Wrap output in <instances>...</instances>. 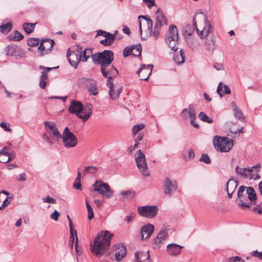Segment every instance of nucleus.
<instances>
[{
    "mask_svg": "<svg viewBox=\"0 0 262 262\" xmlns=\"http://www.w3.org/2000/svg\"><path fill=\"white\" fill-rule=\"evenodd\" d=\"M120 194L122 195L124 199L132 200L135 197L136 195V192L134 190H129L122 191Z\"/></svg>",
    "mask_w": 262,
    "mask_h": 262,
    "instance_id": "72a5a7b5",
    "label": "nucleus"
},
{
    "mask_svg": "<svg viewBox=\"0 0 262 262\" xmlns=\"http://www.w3.org/2000/svg\"><path fill=\"white\" fill-rule=\"evenodd\" d=\"M69 112L81 119L83 122L86 121L92 114V105L87 103L84 107L82 103L78 101L72 100L68 108Z\"/></svg>",
    "mask_w": 262,
    "mask_h": 262,
    "instance_id": "7ed1b4c3",
    "label": "nucleus"
},
{
    "mask_svg": "<svg viewBox=\"0 0 262 262\" xmlns=\"http://www.w3.org/2000/svg\"><path fill=\"white\" fill-rule=\"evenodd\" d=\"M246 187L241 186L238 188L237 191V196L236 199V203L239 207L242 209L249 208L252 205L247 198V194L245 192Z\"/></svg>",
    "mask_w": 262,
    "mask_h": 262,
    "instance_id": "1a4fd4ad",
    "label": "nucleus"
},
{
    "mask_svg": "<svg viewBox=\"0 0 262 262\" xmlns=\"http://www.w3.org/2000/svg\"><path fill=\"white\" fill-rule=\"evenodd\" d=\"M182 248H183V246L171 243L167 246L166 251L169 255L176 256L181 253Z\"/></svg>",
    "mask_w": 262,
    "mask_h": 262,
    "instance_id": "412c9836",
    "label": "nucleus"
},
{
    "mask_svg": "<svg viewBox=\"0 0 262 262\" xmlns=\"http://www.w3.org/2000/svg\"><path fill=\"white\" fill-rule=\"evenodd\" d=\"M163 184L164 193L168 196H171L178 188L177 182L175 181H171L168 177L164 179Z\"/></svg>",
    "mask_w": 262,
    "mask_h": 262,
    "instance_id": "ddd939ff",
    "label": "nucleus"
},
{
    "mask_svg": "<svg viewBox=\"0 0 262 262\" xmlns=\"http://www.w3.org/2000/svg\"><path fill=\"white\" fill-rule=\"evenodd\" d=\"M59 216L60 213L56 210H55L51 214L50 217L55 221H58Z\"/></svg>",
    "mask_w": 262,
    "mask_h": 262,
    "instance_id": "052dcab7",
    "label": "nucleus"
},
{
    "mask_svg": "<svg viewBox=\"0 0 262 262\" xmlns=\"http://www.w3.org/2000/svg\"><path fill=\"white\" fill-rule=\"evenodd\" d=\"M246 189L248 200L252 205L253 202H255L257 199L256 192L252 187H246Z\"/></svg>",
    "mask_w": 262,
    "mask_h": 262,
    "instance_id": "cd10ccee",
    "label": "nucleus"
},
{
    "mask_svg": "<svg viewBox=\"0 0 262 262\" xmlns=\"http://www.w3.org/2000/svg\"><path fill=\"white\" fill-rule=\"evenodd\" d=\"M42 201L43 203H48L51 204H56V201L55 199L51 198L49 195H47L42 198Z\"/></svg>",
    "mask_w": 262,
    "mask_h": 262,
    "instance_id": "5fc2aeb1",
    "label": "nucleus"
},
{
    "mask_svg": "<svg viewBox=\"0 0 262 262\" xmlns=\"http://www.w3.org/2000/svg\"><path fill=\"white\" fill-rule=\"evenodd\" d=\"M49 133L54 136L57 139H61V135L60 134L58 128L56 125L50 130H48Z\"/></svg>",
    "mask_w": 262,
    "mask_h": 262,
    "instance_id": "49530a36",
    "label": "nucleus"
},
{
    "mask_svg": "<svg viewBox=\"0 0 262 262\" xmlns=\"http://www.w3.org/2000/svg\"><path fill=\"white\" fill-rule=\"evenodd\" d=\"M113 60L114 53L111 50L97 52L92 56V61L94 64H100L101 67L111 64Z\"/></svg>",
    "mask_w": 262,
    "mask_h": 262,
    "instance_id": "20e7f679",
    "label": "nucleus"
},
{
    "mask_svg": "<svg viewBox=\"0 0 262 262\" xmlns=\"http://www.w3.org/2000/svg\"><path fill=\"white\" fill-rule=\"evenodd\" d=\"M187 113L189 115V117L191 120H195L196 119L195 111L193 108L191 107V105H189L188 108H184L182 111V113Z\"/></svg>",
    "mask_w": 262,
    "mask_h": 262,
    "instance_id": "473e14b6",
    "label": "nucleus"
},
{
    "mask_svg": "<svg viewBox=\"0 0 262 262\" xmlns=\"http://www.w3.org/2000/svg\"><path fill=\"white\" fill-rule=\"evenodd\" d=\"M234 115L235 117L238 119H243L244 118L242 111L238 108L234 109Z\"/></svg>",
    "mask_w": 262,
    "mask_h": 262,
    "instance_id": "864d4df0",
    "label": "nucleus"
},
{
    "mask_svg": "<svg viewBox=\"0 0 262 262\" xmlns=\"http://www.w3.org/2000/svg\"><path fill=\"white\" fill-rule=\"evenodd\" d=\"M5 52L6 55L15 57L16 59L25 56L24 51L19 47L15 45H8L5 49Z\"/></svg>",
    "mask_w": 262,
    "mask_h": 262,
    "instance_id": "4468645a",
    "label": "nucleus"
},
{
    "mask_svg": "<svg viewBox=\"0 0 262 262\" xmlns=\"http://www.w3.org/2000/svg\"><path fill=\"white\" fill-rule=\"evenodd\" d=\"M236 173L244 178H248V175L247 170V168H241L238 166H236L235 168Z\"/></svg>",
    "mask_w": 262,
    "mask_h": 262,
    "instance_id": "58836bf2",
    "label": "nucleus"
},
{
    "mask_svg": "<svg viewBox=\"0 0 262 262\" xmlns=\"http://www.w3.org/2000/svg\"><path fill=\"white\" fill-rule=\"evenodd\" d=\"M145 127L144 124L135 125L132 128V133L134 135H136L139 131L143 129Z\"/></svg>",
    "mask_w": 262,
    "mask_h": 262,
    "instance_id": "a18cd8bd",
    "label": "nucleus"
},
{
    "mask_svg": "<svg viewBox=\"0 0 262 262\" xmlns=\"http://www.w3.org/2000/svg\"><path fill=\"white\" fill-rule=\"evenodd\" d=\"M101 72L102 75L107 78L106 85L108 80L113 81L112 79L116 77L119 73L118 70L111 63L101 67Z\"/></svg>",
    "mask_w": 262,
    "mask_h": 262,
    "instance_id": "f8f14e48",
    "label": "nucleus"
},
{
    "mask_svg": "<svg viewBox=\"0 0 262 262\" xmlns=\"http://www.w3.org/2000/svg\"><path fill=\"white\" fill-rule=\"evenodd\" d=\"M0 126L2 128H3L5 131L9 132V131L11 130V128H10V126H9V124H7L6 123H5L4 122H2L0 123Z\"/></svg>",
    "mask_w": 262,
    "mask_h": 262,
    "instance_id": "680f3d73",
    "label": "nucleus"
},
{
    "mask_svg": "<svg viewBox=\"0 0 262 262\" xmlns=\"http://www.w3.org/2000/svg\"><path fill=\"white\" fill-rule=\"evenodd\" d=\"M135 161L138 169L142 174L145 177L149 175L145 155L142 151L139 149L135 155Z\"/></svg>",
    "mask_w": 262,
    "mask_h": 262,
    "instance_id": "423d86ee",
    "label": "nucleus"
},
{
    "mask_svg": "<svg viewBox=\"0 0 262 262\" xmlns=\"http://www.w3.org/2000/svg\"><path fill=\"white\" fill-rule=\"evenodd\" d=\"M18 181L24 182L26 180V174L25 173H20L16 178Z\"/></svg>",
    "mask_w": 262,
    "mask_h": 262,
    "instance_id": "338daca9",
    "label": "nucleus"
},
{
    "mask_svg": "<svg viewBox=\"0 0 262 262\" xmlns=\"http://www.w3.org/2000/svg\"><path fill=\"white\" fill-rule=\"evenodd\" d=\"M204 19L205 23V26L204 27L203 29L201 31H200L199 29L197 28L196 21H195V17L194 16L193 17L192 20L193 28L201 39L205 38V37L207 38L211 35L210 34L211 27V24L207 20L206 17H204Z\"/></svg>",
    "mask_w": 262,
    "mask_h": 262,
    "instance_id": "9b49d317",
    "label": "nucleus"
},
{
    "mask_svg": "<svg viewBox=\"0 0 262 262\" xmlns=\"http://www.w3.org/2000/svg\"><path fill=\"white\" fill-rule=\"evenodd\" d=\"M93 186L94 187V191L98 192L106 199L113 196L114 191L111 189L107 183L101 181H96L93 184Z\"/></svg>",
    "mask_w": 262,
    "mask_h": 262,
    "instance_id": "6e6552de",
    "label": "nucleus"
},
{
    "mask_svg": "<svg viewBox=\"0 0 262 262\" xmlns=\"http://www.w3.org/2000/svg\"><path fill=\"white\" fill-rule=\"evenodd\" d=\"M178 39H173L172 40H169V41H166V42L172 50L176 52L178 50V48L176 47V46L178 43Z\"/></svg>",
    "mask_w": 262,
    "mask_h": 262,
    "instance_id": "37998d69",
    "label": "nucleus"
},
{
    "mask_svg": "<svg viewBox=\"0 0 262 262\" xmlns=\"http://www.w3.org/2000/svg\"><path fill=\"white\" fill-rule=\"evenodd\" d=\"M8 38L9 40L20 41L23 38L24 36L18 31H15L9 35Z\"/></svg>",
    "mask_w": 262,
    "mask_h": 262,
    "instance_id": "2f4dec72",
    "label": "nucleus"
},
{
    "mask_svg": "<svg viewBox=\"0 0 262 262\" xmlns=\"http://www.w3.org/2000/svg\"><path fill=\"white\" fill-rule=\"evenodd\" d=\"M12 25L11 23L3 24L0 26V30L2 33L7 34L12 29Z\"/></svg>",
    "mask_w": 262,
    "mask_h": 262,
    "instance_id": "e433bc0d",
    "label": "nucleus"
},
{
    "mask_svg": "<svg viewBox=\"0 0 262 262\" xmlns=\"http://www.w3.org/2000/svg\"><path fill=\"white\" fill-rule=\"evenodd\" d=\"M133 48L132 55L135 56H139L141 55L142 47L140 44L132 46Z\"/></svg>",
    "mask_w": 262,
    "mask_h": 262,
    "instance_id": "ea45409f",
    "label": "nucleus"
},
{
    "mask_svg": "<svg viewBox=\"0 0 262 262\" xmlns=\"http://www.w3.org/2000/svg\"><path fill=\"white\" fill-rule=\"evenodd\" d=\"M136 214L135 213H131L129 215L127 216L125 219L124 220L126 221L127 223H130L133 221V220L135 217Z\"/></svg>",
    "mask_w": 262,
    "mask_h": 262,
    "instance_id": "774afa93",
    "label": "nucleus"
},
{
    "mask_svg": "<svg viewBox=\"0 0 262 262\" xmlns=\"http://www.w3.org/2000/svg\"><path fill=\"white\" fill-rule=\"evenodd\" d=\"M12 199V196L7 197L3 201V204L0 206V210L3 209L7 207L9 204H10L11 201Z\"/></svg>",
    "mask_w": 262,
    "mask_h": 262,
    "instance_id": "603ef678",
    "label": "nucleus"
},
{
    "mask_svg": "<svg viewBox=\"0 0 262 262\" xmlns=\"http://www.w3.org/2000/svg\"><path fill=\"white\" fill-rule=\"evenodd\" d=\"M113 236V234L107 230L100 232L91 245V252L98 257H101L109 249Z\"/></svg>",
    "mask_w": 262,
    "mask_h": 262,
    "instance_id": "f257e3e1",
    "label": "nucleus"
},
{
    "mask_svg": "<svg viewBox=\"0 0 262 262\" xmlns=\"http://www.w3.org/2000/svg\"><path fill=\"white\" fill-rule=\"evenodd\" d=\"M173 60L178 64H181L185 61L184 55L183 50L181 49L179 52L176 53L173 55Z\"/></svg>",
    "mask_w": 262,
    "mask_h": 262,
    "instance_id": "c85d7f7f",
    "label": "nucleus"
},
{
    "mask_svg": "<svg viewBox=\"0 0 262 262\" xmlns=\"http://www.w3.org/2000/svg\"><path fill=\"white\" fill-rule=\"evenodd\" d=\"M199 118L203 122L211 123L213 122V120L211 118H210L205 113L201 112L199 114Z\"/></svg>",
    "mask_w": 262,
    "mask_h": 262,
    "instance_id": "79ce46f5",
    "label": "nucleus"
},
{
    "mask_svg": "<svg viewBox=\"0 0 262 262\" xmlns=\"http://www.w3.org/2000/svg\"><path fill=\"white\" fill-rule=\"evenodd\" d=\"M154 230V226L151 224H147L142 227L141 229V239L144 240L149 238Z\"/></svg>",
    "mask_w": 262,
    "mask_h": 262,
    "instance_id": "4be33fe9",
    "label": "nucleus"
},
{
    "mask_svg": "<svg viewBox=\"0 0 262 262\" xmlns=\"http://www.w3.org/2000/svg\"><path fill=\"white\" fill-rule=\"evenodd\" d=\"M75 51L79 54L78 59L82 62H86L87 60L93 55L92 49L86 48L82 51V47L80 45L75 46Z\"/></svg>",
    "mask_w": 262,
    "mask_h": 262,
    "instance_id": "2eb2a0df",
    "label": "nucleus"
},
{
    "mask_svg": "<svg viewBox=\"0 0 262 262\" xmlns=\"http://www.w3.org/2000/svg\"><path fill=\"white\" fill-rule=\"evenodd\" d=\"M153 65L152 64H142L140 68L137 71V73L142 80H147L151 74Z\"/></svg>",
    "mask_w": 262,
    "mask_h": 262,
    "instance_id": "dca6fc26",
    "label": "nucleus"
},
{
    "mask_svg": "<svg viewBox=\"0 0 262 262\" xmlns=\"http://www.w3.org/2000/svg\"><path fill=\"white\" fill-rule=\"evenodd\" d=\"M36 23H25L23 24V27L25 31L27 34H29L33 32Z\"/></svg>",
    "mask_w": 262,
    "mask_h": 262,
    "instance_id": "f704fd0d",
    "label": "nucleus"
},
{
    "mask_svg": "<svg viewBox=\"0 0 262 262\" xmlns=\"http://www.w3.org/2000/svg\"><path fill=\"white\" fill-rule=\"evenodd\" d=\"M133 48L132 46L125 47L123 51V55L124 57H126L130 55H132Z\"/></svg>",
    "mask_w": 262,
    "mask_h": 262,
    "instance_id": "de8ad7c7",
    "label": "nucleus"
},
{
    "mask_svg": "<svg viewBox=\"0 0 262 262\" xmlns=\"http://www.w3.org/2000/svg\"><path fill=\"white\" fill-rule=\"evenodd\" d=\"M216 92L222 97L223 94H230L231 91L227 85L223 84L222 82H220L216 90Z\"/></svg>",
    "mask_w": 262,
    "mask_h": 262,
    "instance_id": "bb28decb",
    "label": "nucleus"
},
{
    "mask_svg": "<svg viewBox=\"0 0 262 262\" xmlns=\"http://www.w3.org/2000/svg\"><path fill=\"white\" fill-rule=\"evenodd\" d=\"M156 21L155 22L154 30H152V20L150 18H146L145 16L140 15L138 17L140 32L142 34L141 23L140 19L142 18L146 20L147 25V31L150 36H153L155 39H157L160 33L161 28L164 25H167V20L163 13L160 9H158L156 13Z\"/></svg>",
    "mask_w": 262,
    "mask_h": 262,
    "instance_id": "f03ea898",
    "label": "nucleus"
},
{
    "mask_svg": "<svg viewBox=\"0 0 262 262\" xmlns=\"http://www.w3.org/2000/svg\"><path fill=\"white\" fill-rule=\"evenodd\" d=\"M251 255L253 256L256 257L259 259H262V252H258L257 250L253 251L251 252Z\"/></svg>",
    "mask_w": 262,
    "mask_h": 262,
    "instance_id": "e2e57ef3",
    "label": "nucleus"
},
{
    "mask_svg": "<svg viewBox=\"0 0 262 262\" xmlns=\"http://www.w3.org/2000/svg\"><path fill=\"white\" fill-rule=\"evenodd\" d=\"M109 88V95L113 100L118 98L122 91V87H119L116 89V93H114V85L113 81L108 80L107 85Z\"/></svg>",
    "mask_w": 262,
    "mask_h": 262,
    "instance_id": "393cba45",
    "label": "nucleus"
},
{
    "mask_svg": "<svg viewBox=\"0 0 262 262\" xmlns=\"http://www.w3.org/2000/svg\"><path fill=\"white\" fill-rule=\"evenodd\" d=\"M212 142L215 149L222 152L229 151L233 146V143L226 137L215 136Z\"/></svg>",
    "mask_w": 262,
    "mask_h": 262,
    "instance_id": "39448f33",
    "label": "nucleus"
},
{
    "mask_svg": "<svg viewBox=\"0 0 262 262\" xmlns=\"http://www.w3.org/2000/svg\"><path fill=\"white\" fill-rule=\"evenodd\" d=\"M72 134H74L73 133H72L71 132H70L68 127H66L64 128V129L63 130L62 135H61V138L62 137H65L67 136H68V135L70 136V135H71Z\"/></svg>",
    "mask_w": 262,
    "mask_h": 262,
    "instance_id": "69168bd1",
    "label": "nucleus"
},
{
    "mask_svg": "<svg viewBox=\"0 0 262 262\" xmlns=\"http://www.w3.org/2000/svg\"><path fill=\"white\" fill-rule=\"evenodd\" d=\"M238 185L237 181L233 180V179H229L226 183V191H231L234 192L236 188Z\"/></svg>",
    "mask_w": 262,
    "mask_h": 262,
    "instance_id": "7c9ffc66",
    "label": "nucleus"
},
{
    "mask_svg": "<svg viewBox=\"0 0 262 262\" xmlns=\"http://www.w3.org/2000/svg\"><path fill=\"white\" fill-rule=\"evenodd\" d=\"M70 240H72L73 242L75 239V236L76 237V241H75V249L77 250V244H78V237L77 235V231L74 229H70Z\"/></svg>",
    "mask_w": 262,
    "mask_h": 262,
    "instance_id": "c03bdc74",
    "label": "nucleus"
},
{
    "mask_svg": "<svg viewBox=\"0 0 262 262\" xmlns=\"http://www.w3.org/2000/svg\"><path fill=\"white\" fill-rule=\"evenodd\" d=\"M136 261L135 262H142L147 257V259L149 258V254L148 251L146 252L137 251L135 254Z\"/></svg>",
    "mask_w": 262,
    "mask_h": 262,
    "instance_id": "c756f323",
    "label": "nucleus"
},
{
    "mask_svg": "<svg viewBox=\"0 0 262 262\" xmlns=\"http://www.w3.org/2000/svg\"><path fill=\"white\" fill-rule=\"evenodd\" d=\"M117 32L118 31H116L114 34H112L110 32L106 34V35H104L105 38L101 40L100 41V43L105 46L111 45L115 40L116 34Z\"/></svg>",
    "mask_w": 262,
    "mask_h": 262,
    "instance_id": "a878e982",
    "label": "nucleus"
},
{
    "mask_svg": "<svg viewBox=\"0 0 262 262\" xmlns=\"http://www.w3.org/2000/svg\"><path fill=\"white\" fill-rule=\"evenodd\" d=\"M48 75H46L44 72H41V75L39 77V86L41 89H45L47 85L46 79Z\"/></svg>",
    "mask_w": 262,
    "mask_h": 262,
    "instance_id": "a19ab883",
    "label": "nucleus"
},
{
    "mask_svg": "<svg viewBox=\"0 0 262 262\" xmlns=\"http://www.w3.org/2000/svg\"><path fill=\"white\" fill-rule=\"evenodd\" d=\"M55 42L54 40L46 38L41 40L38 49L41 52V55L49 53L53 49Z\"/></svg>",
    "mask_w": 262,
    "mask_h": 262,
    "instance_id": "f3484780",
    "label": "nucleus"
},
{
    "mask_svg": "<svg viewBox=\"0 0 262 262\" xmlns=\"http://www.w3.org/2000/svg\"><path fill=\"white\" fill-rule=\"evenodd\" d=\"M173 39H179L177 28L175 25H171L169 27L168 31L165 35V41H168L169 40H172Z\"/></svg>",
    "mask_w": 262,
    "mask_h": 262,
    "instance_id": "b1692460",
    "label": "nucleus"
},
{
    "mask_svg": "<svg viewBox=\"0 0 262 262\" xmlns=\"http://www.w3.org/2000/svg\"><path fill=\"white\" fill-rule=\"evenodd\" d=\"M10 150V147L8 146H4L1 150H0V156H4L5 157H7V156L9 155V151Z\"/></svg>",
    "mask_w": 262,
    "mask_h": 262,
    "instance_id": "4d7b16f0",
    "label": "nucleus"
},
{
    "mask_svg": "<svg viewBox=\"0 0 262 262\" xmlns=\"http://www.w3.org/2000/svg\"><path fill=\"white\" fill-rule=\"evenodd\" d=\"M73 49V51H71L70 49H68L67 56L71 66L76 69L80 60L78 59L79 54L75 51V47H74Z\"/></svg>",
    "mask_w": 262,
    "mask_h": 262,
    "instance_id": "a211bd4d",
    "label": "nucleus"
},
{
    "mask_svg": "<svg viewBox=\"0 0 262 262\" xmlns=\"http://www.w3.org/2000/svg\"><path fill=\"white\" fill-rule=\"evenodd\" d=\"M228 262H245L241 257L238 256H232L229 258Z\"/></svg>",
    "mask_w": 262,
    "mask_h": 262,
    "instance_id": "6e6d98bb",
    "label": "nucleus"
},
{
    "mask_svg": "<svg viewBox=\"0 0 262 262\" xmlns=\"http://www.w3.org/2000/svg\"><path fill=\"white\" fill-rule=\"evenodd\" d=\"M159 209L157 206H145L138 207V211L139 214L146 218L152 219L154 217L158 212Z\"/></svg>",
    "mask_w": 262,
    "mask_h": 262,
    "instance_id": "9d476101",
    "label": "nucleus"
},
{
    "mask_svg": "<svg viewBox=\"0 0 262 262\" xmlns=\"http://www.w3.org/2000/svg\"><path fill=\"white\" fill-rule=\"evenodd\" d=\"M200 161L204 162L206 164H210L211 163V159L209 156L206 154H203L200 158Z\"/></svg>",
    "mask_w": 262,
    "mask_h": 262,
    "instance_id": "8fccbe9b",
    "label": "nucleus"
},
{
    "mask_svg": "<svg viewBox=\"0 0 262 262\" xmlns=\"http://www.w3.org/2000/svg\"><path fill=\"white\" fill-rule=\"evenodd\" d=\"M39 39L31 38L28 40L27 44L30 47H36L39 44Z\"/></svg>",
    "mask_w": 262,
    "mask_h": 262,
    "instance_id": "09e8293b",
    "label": "nucleus"
},
{
    "mask_svg": "<svg viewBox=\"0 0 262 262\" xmlns=\"http://www.w3.org/2000/svg\"><path fill=\"white\" fill-rule=\"evenodd\" d=\"M98 170V167L93 166H86L83 171V174L86 175L89 173L95 174Z\"/></svg>",
    "mask_w": 262,
    "mask_h": 262,
    "instance_id": "c9c22d12",
    "label": "nucleus"
},
{
    "mask_svg": "<svg viewBox=\"0 0 262 262\" xmlns=\"http://www.w3.org/2000/svg\"><path fill=\"white\" fill-rule=\"evenodd\" d=\"M43 124L45 127L48 128V129H50V130L54 128L55 126V123L51 121H45Z\"/></svg>",
    "mask_w": 262,
    "mask_h": 262,
    "instance_id": "bf43d9fd",
    "label": "nucleus"
},
{
    "mask_svg": "<svg viewBox=\"0 0 262 262\" xmlns=\"http://www.w3.org/2000/svg\"><path fill=\"white\" fill-rule=\"evenodd\" d=\"M86 206L88 211V218L89 220H92L94 218V213L93 209L89 203L86 202Z\"/></svg>",
    "mask_w": 262,
    "mask_h": 262,
    "instance_id": "3c124183",
    "label": "nucleus"
},
{
    "mask_svg": "<svg viewBox=\"0 0 262 262\" xmlns=\"http://www.w3.org/2000/svg\"><path fill=\"white\" fill-rule=\"evenodd\" d=\"M205 45L207 46V50H213L214 49V41L212 35H210L207 38L205 41Z\"/></svg>",
    "mask_w": 262,
    "mask_h": 262,
    "instance_id": "4c0bfd02",
    "label": "nucleus"
},
{
    "mask_svg": "<svg viewBox=\"0 0 262 262\" xmlns=\"http://www.w3.org/2000/svg\"><path fill=\"white\" fill-rule=\"evenodd\" d=\"M117 251L115 253V259L117 261H121L126 255V248L123 244H119L117 246Z\"/></svg>",
    "mask_w": 262,
    "mask_h": 262,
    "instance_id": "5701e85b",
    "label": "nucleus"
},
{
    "mask_svg": "<svg viewBox=\"0 0 262 262\" xmlns=\"http://www.w3.org/2000/svg\"><path fill=\"white\" fill-rule=\"evenodd\" d=\"M7 157H8V159H2V161L3 163H6L12 161L15 157V154L13 153L9 154V155L7 156Z\"/></svg>",
    "mask_w": 262,
    "mask_h": 262,
    "instance_id": "13d9d810",
    "label": "nucleus"
},
{
    "mask_svg": "<svg viewBox=\"0 0 262 262\" xmlns=\"http://www.w3.org/2000/svg\"><path fill=\"white\" fill-rule=\"evenodd\" d=\"M230 133L233 135H234V136H232L233 137H235V136L237 135V133H238V134H240L243 133V127H241V128L238 129L236 130L230 128Z\"/></svg>",
    "mask_w": 262,
    "mask_h": 262,
    "instance_id": "0e129e2a",
    "label": "nucleus"
},
{
    "mask_svg": "<svg viewBox=\"0 0 262 262\" xmlns=\"http://www.w3.org/2000/svg\"><path fill=\"white\" fill-rule=\"evenodd\" d=\"M61 139L62 140L64 146L68 148L74 147L78 143L77 138L74 134L62 137Z\"/></svg>",
    "mask_w": 262,
    "mask_h": 262,
    "instance_id": "aec40b11",
    "label": "nucleus"
},
{
    "mask_svg": "<svg viewBox=\"0 0 262 262\" xmlns=\"http://www.w3.org/2000/svg\"><path fill=\"white\" fill-rule=\"evenodd\" d=\"M80 86L85 88L90 95L94 96L98 94L97 81L92 78L83 77L78 80Z\"/></svg>",
    "mask_w": 262,
    "mask_h": 262,
    "instance_id": "0eeeda50",
    "label": "nucleus"
},
{
    "mask_svg": "<svg viewBox=\"0 0 262 262\" xmlns=\"http://www.w3.org/2000/svg\"><path fill=\"white\" fill-rule=\"evenodd\" d=\"M168 237V230H161L154 239V246L155 248H160Z\"/></svg>",
    "mask_w": 262,
    "mask_h": 262,
    "instance_id": "6ab92c4d",
    "label": "nucleus"
}]
</instances>
